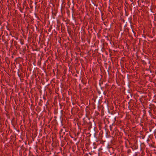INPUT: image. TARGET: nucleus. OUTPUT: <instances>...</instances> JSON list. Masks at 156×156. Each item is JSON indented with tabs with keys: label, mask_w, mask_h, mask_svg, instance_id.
I'll use <instances>...</instances> for the list:
<instances>
[{
	"label": "nucleus",
	"mask_w": 156,
	"mask_h": 156,
	"mask_svg": "<svg viewBox=\"0 0 156 156\" xmlns=\"http://www.w3.org/2000/svg\"><path fill=\"white\" fill-rule=\"evenodd\" d=\"M102 87H101V89H102Z\"/></svg>",
	"instance_id": "f03ea898"
},
{
	"label": "nucleus",
	"mask_w": 156,
	"mask_h": 156,
	"mask_svg": "<svg viewBox=\"0 0 156 156\" xmlns=\"http://www.w3.org/2000/svg\"><path fill=\"white\" fill-rule=\"evenodd\" d=\"M18 76H19V77H20V74H19V73H18Z\"/></svg>",
	"instance_id": "f257e3e1"
}]
</instances>
